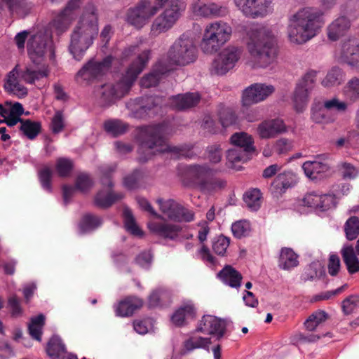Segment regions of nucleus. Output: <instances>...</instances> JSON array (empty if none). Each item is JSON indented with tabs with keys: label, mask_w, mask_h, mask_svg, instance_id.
<instances>
[{
	"label": "nucleus",
	"mask_w": 359,
	"mask_h": 359,
	"mask_svg": "<svg viewBox=\"0 0 359 359\" xmlns=\"http://www.w3.org/2000/svg\"><path fill=\"white\" fill-rule=\"evenodd\" d=\"M342 78L343 74L341 69L333 67L322 81V85L327 88L338 85L341 83Z\"/></svg>",
	"instance_id": "nucleus-55"
},
{
	"label": "nucleus",
	"mask_w": 359,
	"mask_h": 359,
	"mask_svg": "<svg viewBox=\"0 0 359 359\" xmlns=\"http://www.w3.org/2000/svg\"><path fill=\"white\" fill-rule=\"evenodd\" d=\"M236 7L246 17L266 16L272 10L273 0H233Z\"/></svg>",
	"instance_id": "nucleus-17"
},
{
	"label": "nucleus",
	"mask_w": 359,
	"mask_h": 359,
	"mask_svg": "<svg viewBox=\"0 0 359 359\" xmlns=\"http://www.w3.org/2000/svg\"><path fill=\"white\" fill-rule=\"evenodd\" d=\"M104 128L106 132L116 137L126 133L128 125L121 120L112 119L104 122Z\"/></svg>",
	"instance_id": "nucleus-44"
},
{
	"label": "nucleus",
	"mask_w": 359,
	"mask_h": 359,
	"mask_svg": "<svg viewBox=\"0 0 359 359\" xmlns=\"http://www.w3.org/2000/svg\"><path fill=\"white\" fill-rule=\"evenodd\" d=\"M351 21L345 16L334 20L327 27V36L332 41L338 40L351 27Z\"/></svg>",
	"instance_id": "nucleus-32"
},
{
	"label": "nucleus",
	"mask_w": 359,
	"mask_h": 359,
	"mask_svg": "<svg viewBox=\"0 0 359 359\" xmlns=\"http://www.w3.org/2000/svg\"><path fill=\"white\" fill-rule=\"evenodd\" d=\"M201 100L198 93H187L179 94L169 99V105L171 108L182 111L196 106Z\"/></svg>",
	"instance_id": "nucleus-27"
},
{
	"label": "nucleus",
	"mask_w": 359,
	"mask_h": 359,
	"mask_svg": "<svg viewBox=\"0 0 359 359\" xmlns=\"http://www.w3.org/2000/svg\"><path fill=\"white\" fill-rule=\"evenodd\" d=\"M27 52L32 61L40 63L46 53H49L50 59L55 56L50 36L44 32H39L30 36L27 42Z\"/></svg>",
	"instance_id": "nucleus-10"
},
{
	"label": "nucleus",
	"mask_w": 359,
	"mask_h": 359,
	"mask_svg": "<svg viewBox=\"0 0 359 359\" xmlns=\"http://www.w3.org/2000/svg\"><path fill=\"white\" fill-rule=\"evenodd\" d=\"M53 175L52 168L48 165L43 166L38 172L39 179L43 189L52 191L51 179Z\"/></svg>",
	"instance_id": "nucleus-54"
},
{
	"label": "nucleus",
	"mask_w": 359,
	"mask_h": 359,
	"mask_svg": "<svg viewBox=\"0 0 359 359\" xmlns=\"http://www.w3.org/2000/svg\"><path fill=\"white\" fill-rule=\"evenodd\" d=\"M147 225L152 233L170 239L176 238L180 231V227L178 225L169 223L150 221Z\"/></svg>",
	"instance_id": "nucleus-30"
},
{
	"label": "nucleus",
	"mask_w": 359,
	"mask_h": 359,
	"mask_svg": "<svg viewBox=\"0 0 359 359\" xmlns=\"http://www.w3.org/2000/svg\"><path fill=\"white\" fill-rule=\"evenodd\" d=\"M323 24L320 9L313 7L300 9L289 19L288 39L292 43L304 44L316 36Z\"/></svg>",
	"instance_id": "nucleus-5"
},
{
	"label": "nucleus",
	"mask_w": 359,
	"mask_h": 359,
	"mask_svg": "<svg viewBox=\"0 0 359 359\" xmlns=\"http://www.w3.org/2000/svg\"><path fill=\"white\" fill-rule=\"evenodd\" d=\"M297 183L295 175L290 171H285L278 174L271 184L272 187L279 194L284 193L288 188Z\"/></svg>",
	"instance_id": "nucleus-34"
},
{
	"label": "nucleus",
	"mask_w": 359,
	"mask_h": 359,
	"mask_svg": "<svg viewBox=\"0 0 359 359\" xmlns=\"http://www.w3.org/2000/svg\"><path fill=\"white\" fill-rule=\"evenodd\" d=\"M181 12L179 8L165 9L152 22L151 34L157 36L169 30L180 18Z\"/></svg>",
	"instance_id": "nucleus-20"
},
{
	"label": "nucleus",
	"mask_w": 359,
	"mask_h": 359,
	"mask_svg": "<svg viewBox=\"0 0 359 359\" xmlns=\"http://www.w3.org/2000/svg\"><path fill=\"white\" fill-rule=\"evenodd\" d=\"M156 203L161 212L170 220L189 222L194 219V212L184 208L174 199L160 198L156 200Z\"/></svg>",
	"instance_id": "nucleus-14"
},
{
	"label": "nucleus",
	"mask_w": 359,
	"mask_h": 359,
	"mask_svg": "<svg viewBox=\"0 0 359 359\" xmlns=\"http://www.w3.org/2000/svg\"><path fill=\"white\" fill-rule=\"evenodd\" d=\"M113 57L108 55L102 60L93 58L89 60L75 75L77 83L90 84L99 81L109 71L113 62Z\"/></svg>",
	"instance_id": "nucleus-9"
},
{
	"label": "nucleus",
	"mask_w": 359,
	"mask_h": 359,
	"mask_svg": "<svg viewBox=\"0 0 359 359\" xmlns=\"http://www.w3.org/2000/svg\"><path fill=\"white\" fill-rule=\"evenodd\" d=\"M330 168L327 163L316 160L306 161L302 165V169L306 176L311 180L323 177Z\"/></svg>",
	"instance_id": "nucleus-31"
},
{
	"label": "nucleus",
	"mask_w": 359,
	"mask_h": 359,
	"mask_svg": "<svg viewBox=\"0 0 359 359\" xmlns=\"http://www.w3.org/2000/svg\"><path fill=\"white\" fill-rule=\"evenodd\" d=\"M218 276L224 283L236 288L240 287L243 278L241 273L230 265L226 266L221 270Z\"/></svg>",
	"instance_id": "nucleus-37"
},
{
	"label": "nucleus",
	"mask_w": 359,
	"mask_h": 359,
	"mask_svg": "<svg viewBox=\"0 0 359 359\" xmlns=\"http://www.w3.org/2000/svg\"><path fill=\"white\" fill-rule=\"evenodd\" d=\"M250 154H252V152L235 147L228 150L226 158L228 161L232 164L231 166L234 167L237 163H244L248 161Z\"/></svg>",
	"instance_id": "nucleus-46"
},
{
	"label": "nucleus",
	"mask_w": 359,
	"mask_h": 359,
	"mask_svg": "<svg viewBox=\"0 0 359 359\" xmlns=\"http://www.w3.org/2000/svg\"><path fill=\"white\" fill-rule=\"evenodd\" d=\"M25 0H0V11L7 8L11 13L20 14L25 8Z\"/></svg>",
	"instance_id": "nucleus-52"
},
{
	"label": "nucleus",
	"mask_w": 359,
	"mask_h": 359,
	"mask_svg": "<svg viewBox=\"0 0 359 359\" xmlns=\"http://www.w3.org/2000/svg\"><path fill=\"white\" fill-rule=\"evenodd\" d=\"M144 172L135 170L124 178L123 184L128 189H135L139 187L140 182L144 177Z\"/></svg>",
	"instance_id": "nucleus-57"
},
{
	"label": "nucleus",
	"mask_w": 359,
	"mask_h": 359,
	"mask_svg": "<svg viewBox=\"0 0 359 359\" xmlns=\"http://www.w3.org/2000/svg\"><path fill=\"white\" fill-rule=\"evenodd\" d=\"M143 300L135 296H130L121 301L115 307L117 316L128 317L143 306Z\"/></svg>",
	"instance_id": "nucleus-29"
},
{
	"label": "nucleus",
	"mask_w": 359,
	"mask_h": 359,
	"mask_svg": "<svg viewBox=\"0 0 359 359\" xmlns=\"http://www.w3.org/2000/svg\"><path fill=\"white\" fill-rule=\"evenodd\" d=\"M65 126L63 113L61 111H57L52 118L50 129L53 133L57 134L63 130Z\"/></svg>",
	"instance_id": "nucleus-63"
},
{
	"label": "nucleus",
	"mask_w": 359,
	"mask_h": 359,
	"mask_svg": "<svg viewBox=\"0 0 359 359\" xmlns=\"http://www.w3.org/2000/svg\"><path fill=\"white\" fill-rule=\"evenodd\" d=\"M340 252L348 271L350 273L358 271L359 260L357 255L359 254V240L356 241L354 247L349 243L344 244Z\"/></svg>",
	"instance_id": "nucleus-26"
},
{
	"label": "nucleus",
	"mask_w": 359,
	"mask_h": 359,
	"mask_svg": "<svg viewBox=\"0 0 359 359\" xmlns=\"http://www.w3.org/2000/svg\"><path fill=\"white\" fill-rule=\"evenodd\" d=\"M359 306V297L358 295H350L341 303V308L345 315H350L356 312Z\"/></svg>",
	"instance_id": "nucleus-60"
},
{
	"label": "nucleus",
	"mask_w": 359,
	"mask_h": 359,
	"mask_svg": "<svg viewBox=\"0 0 359 359\" xmlns=\"http://www.w3.org/2000/svg\"><path fill=\"white\" fill-rule=\"evenodd\" d=\"M19 72L20 79L29 84H34L36 81L46 78L49 74L47 68L39 69L32 66H27L24 69Z\"/></svg>",
	"instance_id": "nucleus-35"
},
{
	"label": "nucleus",
	"mask_w": 359,
	"mask_h": 359,
	"mask_svg": "<svg viewBox=\"0 0 359 359\" xmlns=\"http://www.w3.org/2000/svg\"><path fill=\"white\" fill-rule=\"evenodd\" d=\"M210 344V338L191 337L184 341V347L187 351H191L196 348H208Z\"/></svg>",
	"instance_id": "nucleus-47"
},
{
	"label": "nucleus",
	"mask_w": 359,
	"mask_h": 359,
	"mask_svg": "<svg viewBox=\"0 0 359 359\" xmlns=\"http://www.w3.org/2000/svg\"><path fill=\"white\" fill-rule=\"evenodd\" d=\"M341 57L351 67L357 65L359 60V41L357 38H350L342 45Z\"/></svg>",
	"instance_id": "nucleus-28"
},
{
	"label": "nucleus",
	"mask_w": 359,
	"mask_h": 359,
	"mask_svg": "<svg viewBox=\"0 0 359 359\" xmlns=\"http://www.w3.org/2000/svg\"><path fill=\"white\" fill-rule=\"evenodd\" d=\"M243 201L251 210H257L261 205V192L257 189L250 190L243 196Z\"/></svg>",
	"instance_id": "nucleus-49"
},
{
	"label": "nucleus",
	"mask_w": 359,
	"mask_h": 359,
	"mask_svg": "<svg viewBox=\"0 0 359 359\" xmlns=\"http://www.w3.org/2000/svg\"><path fill=\"white\" fill-rule=\"evenodd\" d=\"M219 121L224 128L236 124L237 117L233 110L221 106L218 112Z\"/></svg>",
	"instance_id": "nucleus-51"
},
{
	"label": "nucleus",
	"mask_w": 359,
	"mask_h": 359,
	"mask_svg": "<svg viewBox=\"0 0 359 359\" xmlns=\"http://www.w3.org/2000/svg\"><path fill=\"white\" fill-rule=\"evenodd\" d=\"M150 58L151 50H144L132 62L126 74L118 81L102 85L97 92L100 104L102 107H109L126 95Z\"/></svg>",
	"instance_id": "nucleus-4"
},
{
	"label": "nucleus",
	"mask_w": 359,
	"mask_h": 359,
	"mask_svg": "<svg viewBox=\"0 0 359 359\" xmlns=\"http://www.w3.org/2000/svg\"><path fill=\"white\" fill-rule=\"evenodd\" d=\"M344 231L348 240L355 239L359 235V219L355 216L348 219L344 224Z\"/></svg>",
	"instance_id": "nucleus-53"
},
{
	"label": "nucleus",
	"mask_w": 359,
	"mask_h": 359,
	"mask_svg": "<svg viewBox=\"0 0 359 359\" xmlns=\"http://www.w3.org/2000/svg\"><path fill=\"white\" fill-rule=\"evenodd\" d=\"M171 302L170 292L164 288L154 290L149 297L148 304L150 307L162 306Z\"/></svg>",
	"instance_id": "nucleus-40"
},
{
	"label": "nucleus",
	"mask_w": 359,
	"mask_h": 359,
	"mask_svg": "<svg viewBox=\"0 0 359 359\" xmlns=\"http://www.w3.org/2000/svg\"><path fill=\"white\" fill-rule=\"evenodd\" d=\"M231 142L236 148H241L252 153L255 151L252 137L246 133L233 134L231 137Z\"/></svg>",
	"instance_id": "nucleus-41"
},
{
	"label": "nucleus",
	"mask_w": 359,
	"mask_h": 359,
	"mask_svg": "<svg viewBox=\"0 0 359 359\" xmlns=\"http://www.w3.org/2000/svg\"><path fill=\"white\" fill-rule=\"evenodd\" d=\"M231 231L238 238L247 236L250 232V224L246 220L236 222L232 224Z\"/></svg>",
	"instance_id": "nucleus-59"
},
{
	"label": "nucleus",
	"mask_w": 359,
	"mask_h": 359,
	"mask_svg": "<svg viewBox=\"0 0 359 359\" xmlns=\"http://www.w3.org/2000/svg\"><path fill=\"white\" fill-rule=\"evenodd\" d=\"M328 318V314L322 310L313 313L305 321L304 325L309 331H313L318 325Z\"/></svg>",
	"instance_id": "nucleus-50"
},
{
	"label": "nucleus",
	"mask_w": 359,
	"mask_h": 359,
	"mask_svg": "<svg viewBox=\"0 0 359 359\" xmlns=\"http://www.w3.org/2000/svg\"><path fill=\"white\" fill-rule=\"evenodd\" d=\"M191 9L196 15L204 18L223 17L228 13V9L225 6L215 3L205 4L200 0L191 5Z\"/></svg>",
	"instance_id": "nucleus-23"
},
{
	"label": "nucleus",
	"mask_w": 359,
	"mask_h": 359,
	"mask_svg": "<svg viewBox=\"0 0 359 359\" xmlns=\"http://www.w3.org/2000/svg\"><path fill=\"white\" fill-rule=\"evenodd\" d=\"M169 71V68L163 64L162 62H158L154 67L152 71L145 75L140 81V84L144 88H151L156 86L162 76L166 74Z\"/></svg>",
	"instance_id": "nucleus-33"
},
{
	"label": "nucleus",
	"mask_w": 359,
	"mask_h": 359,
	"mask_svg": "<svg viewBox=\"0 0 359 359\" xmlns=\"http://www.w3.org/2000/svg\"><path fill=\"white\" fill-rule=\"evenodd\" d=\"M23 114L22 105L19 102L12 104L11 102L6 101L4 104H0V123H6L8 126H15L21 121L20 116Z\"/></svg>",
	"instance_id": "nucleus-24"
},
{
	"label": "nucleus",
	"mask_w": 359,
	"mask_h": 359,
	"mask_svg": "<svg viewBox=\"0 0 359 359\" xmlns=\"http://www.w3.org/2000/svg\"><path fill=\"white\" fill-rule=\"evenodd\" d=\"M93 185V182L88 174H79L75 182L76 189L81 192L85 193L88 191Z\"/></svg>",
	"instance_id": "nucleus-61"
},
{
	"label": "nucleus",
	"mask_w": 359,
	"mask_h": 359,
	"mask_svg": "<svg viewBox=\"0 0 359 359\" xmlns=\"http://www.w3.org/2000/svg\"><path fill=\"white\" fill-rule=\"evenodd\" d=\"M159 11V7L150 0H140L130 8L126 14V21L136 28H142Z\"/></svg>",
	"instance_id": "nucleus-11"
},
{
	"label": "nucleus",
	"mask_w": 359,
	"mask_h": 359,
	"mask_svg": "<svg viewBox=\"0 0 359 359\" xmlns=\"http://www.w3.org/2000/svg\"><path fill=\"white\" fill-rule=\"evenodd\" d=\"M98 33V9L93 4L89 3L84 6L70 36L69 50L76 60H81Z\"/></svg>",
	"instance_id": "nucleus-2"
},
{
	"label": "nucleus",
	"mask_w": 359,
	"mask_h": 359,
	"mask_svg": "<svg viewBox=\"0 0 359 359\" xmlns=\"http://www.w3.org/2000/svg\"><path fill=\"white\" fill-rule=\"evenodd\" d=\"M226 330L225 320L211 315L203 316L197 327V331L206 334L216 335L218 340L223 337Z\"/></svg>",
	"instance_id": "nucleus-21"
},
{
	"label": "nucleus",
	"mask_w": 359,
	"mask_h": 359,
	"mask_svg": "<svg viewBox=\"0 0 359 359\" xmlns=\"http://www.w3.org/2000/svg\"><path fill=\"white\" fill-rule=\"evenodd\" d=\"M293 142L286 138H280L274 144V150L278 154H285L292 150Z\"/></svg>",
	"instance_id": "nucleus-64"
},
{
	"label": "nucleus",
	"mask_w": 359,
	"mask_h": 359,
	"mask_svg": "<svg viewBox=\"0 0 359 359\" xmlns=\"http://www.w3.org/2000/svg\"><path fill=\"white\" fill-rule=\"evenodd\" d=\"M44 316L40 314L31 319V322L28 326V330L30 336L35 340L41 341L42 329L44 325Z\"/></svg>",
	"instance_id": "nucleus-45"
},
{
	"label": "nucleus",
	"mask_w": 359,
	"mask_h": 359,
	"mask_svg": "<svg viewBox=\"0 0 359 359\" xmlns=\"http://www.w3.org/2000/svg\"><path fill=\"white\" fill-rule=\"evenodd\" d=\"M102 219L99 216L93 214H86L79 223V230L81 233L92 231L100 226Z\"/></svg>",
	"instance_id": "nucleus-42"
},
{
	"label": "nucleus",
	"mask_w": 359,
	"mask_h": 359,
	"mask_svg": "<svg viewBox=\"0 0 359 359\" xmlns=\"http://www.w3.org/2000/svg\"><path fill=\"white\" fill-rule=\"evenodd\" d=\"M207 158L212 163H219L222 156V149L220 144H212L206 149Z\"/></svg>",
	"instance_id": "nucleus-62"
},
{
	"label": "nucleus",
	"mask_w": 359,
	"mask_h": 359,
	"mask_svg": "<svg viewBox=\"0 0 359 359\" xmlns=\"http://www.w3.org/2000/svg\"><path fill=\"white\" fill-rule=\"evenodd\" d=\"M344 93L349 101L340 100L334 96L323 102V107L327 111H334L337 113H344L348 106L359 97V79L353 78L344 87Z\"/></svg>",
	"instance_id": "nucleus-12"
},
{
	"label": "nucleus",
	"mask_w": 359,
	"mask_h": 359,
	"mask_svg": "<svg viewBox=\"0 0 359 359\" xmlns=\"http://www.w3.org/2000/svg\"><path fill=\"white\" fill-rule=\"evenodd\" d=\"M299 264L298 255L289 248H283L280 250L278 266L284 270H290Z\"/></svg>",
	"instance_id": "nucleus-38"
},
{
	"label": "nucleus",
	"mask_w": 359,
	"mask_h": 359,
	"mask_svg": "<svg viewBox=\"0 0 359 359\" xmlns=\"http://www.w3.org/2000/svg\"><path fill=\"white\" fill-rule=\"evenodd\" d=\"M18 76H20V72L18 65H16L7 74L4 88L5 91L10 94H13L18 97H23L27 95L28 90L26 87L20 83Z\"/></svg>",
	"instance_id": "nucleus-25"
},
{
	"label": "nucleus",
	"mask_w": 359,
	"mask_h": 359,
	"mask_svg": "<svg viewBox=\"0 0 359 359\" xmlns=\"http://www.w3.org/2000/svg\"><path fill=\"white\" fill-rule=\"evenodd\" d=\"M74 19L72 14L62 11L53 18L51 25L57 34L60 35L67 32Z\"/></svg>",
	"instance_id": "nucleus-39"
},
{
	"label": "nucleus",
	"mask_w": 359,
	"mask_h": 359,
	"mask_svg": "<svg viewBox=\"0 0 359 359\" xmlns=\"http://www.w3.org/2000/svg\"><path fill=\"white\" fill-rule=\"evenodd\" d=\"M123 219L124 226L128 232L133 235L138 236L143 234L142 230L139 228L135 222L132 211L128 208H126L123 210Z\"/></svg>",
	"instance_id": "nucleus-48"
},
{
	"label": "nucleus",
	"mask_w": 359,
	"mask_h": 359,
	"mask_svg": "<svg viewBox=\"0 0 359 359\" xmlns=\"http://www.w3.org/2000/svg\"><path fill=\"white\" fill-rule=\"evenodd\" d=\"M46 351L51 359H65L68 353L65 344L58 336H53L50 339Z\"/></svg>",
	"instance_id": "nucleus-36"
},
{
	"label": "nucleus",
	"mask_w": 359,
	"mask_h": 359,
	"mask_svg": "<svg viewBox=\"0 0 359 359\" xmlns=\"http://www.w3.org/2000/svg\"><path fill=\"white\" fill-rule=\"evenodd\" d=\"M102 184L104 188L99 191L94 198V203L96 206L100 208H108L124 198L123 193L112 191L114 184L109 175L102 179Z\"/></svg>",
	"instance_id": "nucleus-18"
},
{
	"label": "nucleus",
	"mask_w": 359,
	"mask_h": 359,
	"mask_svg": "<svg viewBox=\"0 0 359 359\" xmlns=\"http://www.w3.org/2000/svg\"><path fill=\"white\" fill-rule=\"evenodd\" d=\"M242 49L230 46L224 48L212 64V72L217 75H224L233 69L241 57Z\"/></svg>",
	"instance_id": "nucleus-16"
},
{
	"label": "nucleus",
	"mask_w": 359,
	"mask_h": 359,
	"mask_svg": "<svg viewBox=\"0 0 359 359\" xmlns=\"http://www.w3.org/2000/svg\"><path fill=\"white\" fill-rule=\"evenodd\" d=\"M231 27L226 22L219 20L206 25L201 43L202 50L205 53H216L231 38Z\"/></svg>",
	"instance_id": "nucleus-7"
},
{
	"label": "nucleus",
	"mask_w": 359,
	"mask_h": 359,
	"mask_svg": "<svg viewBox=\"0 0 359 359\" xmlns=\"http://www.w3.org/2000/svg\"><path fill=\"white\" fill-rule=\"evenodd\" d=\"M197 48L190 33L182 34L170 47L168 58L171 64L187 65L196 60Z\"/></svg>",
	"instance_id": "nucleus-8"
},
{
	"label": "nucleus",
	"mask_w": 359,
	"mask_h": 359,
	"mask_svg": "<svg viewBox=\"0 0 359 359\" xmlns=\"http://www.w3.org/2000/svg\"><path fill=\"white\" fill-rule=\"evenodd\" d=\"M163 104V98L158 96H147L130 100L126 106L133 116L143 118L147 116L156 114Z\"/></svg>",
	"instance_id": "nucleus-15"
},
{
	"label": "nucleus",
	"mask_w": 359,
	"mask_h": 359,
	"mask_svg": "<svg viewBox=\"0 0 359 359\" xmlns=\"http://www.w3.org/2000/svg\"><path fill=\"white\" fill-rule=\"evenodd\" d=\"M230 244V238L220 235L215 238L212 242V250L218 255L224 256Z\"/></svg>",
	"instance_id": "nucleus-58"
},
{
	"label": "nucleus",
	"mask_w": 359,
	"mask_h": 359,
	"mask_svg": "<svg viewBox=\"0 0 359 359\" xmlns=\"http://www.w3.org/2000/svg\"><path fill=\"white\" fill-rule=\"evenodd\" d=\"M217 170L208 164H193L186 170V175L205 194H213L226 186V181L217 174Z\"/></svg>",
	"instance_id": "nucleus-6"
},
{
	"label": "nucleus",
	"mask_w": 359,
	"mask_h": 359,
	"mask_svg": "<svg viewBox=\"0 0 359 359\" xmlns=\"http://www.w3.org/2000/svg\"><path fill=\"white\" fill-rule=\"evenodd\" d=\"M167 130L168 126L163 123L140 128L137 135L140 163L147 162L158 153L169 152L177 158L192 156L190 148L185 146H170L168 144L165 137Z\"/></svg>",
	"instance_id": "nucleus-1"
},
{
	"label": "nucleus",
	"mask_w": 359,
	"mask_h": 359,
	"mask_svg": "<svg viewBox=\"0 0 359 359\" xmlns=\"http://www.w3.org/2000/svg\"><path fill=\"white\" fill-rule=\"evenodd\" d=\"M73 166L72 160L67 158H59L56 161L55 170L60 177H67L70 175Z\"/></svg>",
	"instance_id": "nucleus-56"
},
{
	"label": "nucleus",
	"mask_w": 359,
	"mask_h": 359,
	"mask_svg": "<svg viewBox=\"0 0 359 359\" xmlns=\"http://www.w3.org/2000/svg\"><path fill=\"white\" fill-rule=\"evenodd\" d=\"M20 127V131L29 140H34L41 132V125L39 122L32 121L31 120H23L21 118Z\"/></svg>",
	"instance_id": "nucleus-43"
},
{
	"label": "nucleus",
	"mask_w": 359,
	"mask_h": 359,
	"mask_svg": "<svg viewBox=\"0 0 359 359\" xmlns=\"http://www.w3.org/2000/svg\"><path fill=\"white\" fill-rule=\"evenodd\" d=\"M272 85L255 83L247 88L243 93L242 102L245 106L259 102L264 100L274 92Z\"/></svg>",
	"instance_id": "nucleus-19"
},
{
	"label": "nucleus",
	"mask_w": 359,
	"mask_h": 359,
	"mask_svg": "<svg viewBox=\"0 0 359 359\" xmlns=\"http://www.w3.org/2000/svg\"><path fill=\"white\" fill-rule=\"evenodd\" d=\"M287 131V126L280 118L268 119L260 123L257 133L262 139H271Z\"/></svg>",
	"instance_id": "nucleus-22"
},
{
	"label": "nucleus",
	"mask_w": 359,
	"mask_h": 359,
	"mask_svg": "<svg viewBox=\"0 0 359 359\" xmlns=\"http://www.w3.org/2000/svg\"><path fill=\"white\" fill-rule=\"evenodd\" d=\"M247 48L256 67L266 68L278 55L277 40L272 29L254 25L248 31Z\"/></svg>",
	"instance_id": "nucleus-3"
},
{
	"label": "nucleus",
	"mask_w": 359,
	"mask_h": 359,
	"mask_svg": "<svg viewBox=\"0 0 359 359\" xmlns=\"http://www.w3.org/2000/svg\"><path fill=\"white\" fill-rule=\"evenodd\" d=\"M317 72L308 71L296 86L293 96L294 108L297 112H302L306 107L309 95L314 88Z\"/></svg>",
	"instance_id": "nucleus-13"
}]
</instances>
